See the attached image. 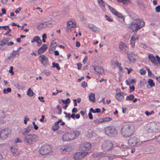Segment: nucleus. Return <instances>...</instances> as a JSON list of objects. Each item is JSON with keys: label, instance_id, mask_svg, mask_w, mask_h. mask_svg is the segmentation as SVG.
Returning a JSON list of instances; mask_svg holds the SVG:
<instances>
[{"label": "nucleus", "instance_id": "obj_13", "mask_svg": "<svg viewBox=\"0 0 160 160\" xmlns=\"http://www.w3.org/2000/svg\"><path fill=\"white\" fill-rule=\"evenodd\" d=\"M116 132L115 129L110 127H108L105 129V132L106 134L108 136H111Z\"/></svg>", "mask_w": 160, "mask_h": 160}, {"label": "nucleus", "instance_id": "obj_12", "mask_svg": "<svg viewBox=\"0 0 160 160\" xmlns=\"http://www.w3.org/2000/svg\"><path fill=\"white\" fill-rule=\"evenodd\" d=\"M88 153L87 152H77L74 156V158L76 160L80 159L85 157L87 154Z\"/></svg>", "mask_w": 160, "mask_h": 160}, {"label": "nucleus", "instance_id": "obj_26", "mask_svg": "<svg viewBox=\"0 0 160 160\" xmlns=\"http://www.w3.org/2000/svg\"><path fill=\"white\" fill-rule=\"evenodd\" d=\"M9 38H6L0 41V48L2 49L3 47L9 41Z\"/></svg>", "mask_w": 160, "mask_h": 160}, {"label": "nucleus", "instance_id": "obj_10", "mask_svg": "<svg viewBox=\"0 0 160 160\" xmlns=\"http://www.w3.org/2000/svg\"><path fill=\"white\" fill-rule=\"evenodd\" d=\"M10 133V132L8 129L5 128L2 129L0 132V137L2 139H5Z\"/></svg>", "mask_w": 160, "mask_h": 160}, {"label": "nucleus", "instance_id": "obj_24", "mask_svg": "<svg viewBox=\"0 0 160 160\" xmlns=\"http://www.w3.org/2000/svg\"><path fill=\"white\" fill-rule=\"evenodd\" d=\"M148 58L152 62V63L154 64V65H156L158 62L157 61L155 58L154 56L152 54H149L148 55Z\"/></svg>", "mask_w": 160, "mask_h": 160}, {"label": "nucleus", "instance_id": "obj_56", "mask_svg": "<svg viewBox=\"0 0 160 160\" xmlns=\"http://www.w3.org/2000/svg\"><path fill=\"white\" fill-rule=\"evenodd\" d=\"M129 89L130 91V92H132L135 89V87L133 86H130L129 87Z\"/></svg>", "mask_w": 160, "mask_h": 160}, {"label": "nucleus", "instance_id": "obj_53", "mask_svg": "<svg viewBox=\"0 0 160 160\" xmlns=\"http://www.w3.org/2000/svg\"><path fill=\"white\" fill-rule=\"evenodd\" d=\"M29 120V119L27 117L25 116L24 118V122L25 124H27V121H28Z\"/></svg>", "mask_w": 160, "mask_h": 160}, {"label": "nucleus", "instance_id": "obj_18", "mask_svg": "<svg viewBox=\"0 0 160 160\" xmlns=\"http://www.w3.org/2000/svg\"><path fill=\"white\" fill-rule=\"evenodd\" d=\"M120 50L122 52L126 53L128 50V48L126 45L122 42L121 43L119 44Z\"/></svg>", "mask_w": 160, "mask_h": 160}, {"label": "nucleus", "instance_id": "obj_21", "mask_svg": "<svg viewBox=\"0 0 160 160\" xmlns=\"http://www.w3.org/2000/svg\"><path fill=\"white\" fill-rule=\"evenodd\" d=\"M31 130V128L29 126H28L27 128H24L21 130V133L23 135H25L27 133H29Z\"/></svg>", "mask_w": 160, "mask_h": 160}, {"label": "nucleus", "instance_id": "obj_19", "mask_svg": "<svg viewBox=\"0 0 160 160\" xmlns=\"http://www.w3.org/2000/svg\"><path fill=\"white\" fill-rule=\"evenodd\" d=\"M138 39V37L137 35L133 34L132 35L130 42V44L132 47H133L134 46L135 42Z\"/></svg>", "mask_w": 160, "mask_h": 160}, {"label": "nucleus", "instance_id": "obj_8", "mask_svg": "<svg viewBox=\"0 0 160 160\" xmlns=\"http://www.w3.org/2000/svg\"><path fill=\"white\" fill-rule=\"evenodd\" d=\"M76 26L75 22L74 20H69L67 23L66 31L70 32L71 30L74 28Z\"/></svg>", "mask_w": 160, "mask_h": 160}, {"label": "nucleus", "instance_id": "obj_64", "mask_svg": "<svg viewBox=\"0 0 160 160\" xmlns=\"http://www.w3.org/2000/svg\"><path fill=\"white\" fill-rule=\"evenodd\" d=\"M14 44V43L12 42H8L7 43V44L8 46L12 45Z\"/></svg>", "mask_w": 160, "mask_h": 160}, {"label": "nucleus", "instance_id": "obj_62", "mask_svg": "<svg viewBox=\"0 0 160 160\" xmlns=\"http://www.w3.org/2000/svg\"><path fill=\"white\" fill-rule=\"evenodd\" d=\"M22 9L21 8L19 7L18 9H17L15 11V13L16 14H17L21 10V9Z\"/></svg>", "mask_w": 160, "mask_h": 160}, {"label": "nucleus", "instance_id": "obj_32", "mask_svg": "<svg viewBox=\"0 0 160 160\" xmlns=\"http://www.w3.org/2000/svg\"><path fill=\"white\" fill-rule=\"evenodd\" d=\"M108 6L110 11L114 15L117 11H116L114 8L112 7L110 5H108Z\"/></svg>", "mask_w": 160, "mask_h": 160}, {"label": "nucleus", "instance_id": "obj_11", "mask_svg": "<svg viewBox=\"0 0 160 160\" xmlns=\"http://www.w3.org/2000/svg\"><path fill=\"white\" fill-rule=\"evenodd\" d=\"M127 57L130 62H134L136 60L137 55L132 52H130L127 54Z\"/></svg>", "mask_w": 160, "mask_h": 160}, {"label": "nucleus", "instance_id": "obj_2", "mask_svg": "<svg viewBox=\"0 0 160 160\" xmlns=\"http://www.w3.org/2000/svg\"><path fill=\"white\" fill-rule=\"evenodd\" d=\"M145 25L144 22L140 19H135L129 25V28L134 32L137 31L138 29L143 27Z\"/></svg>", "mask_w": 160, "mask_h": 160}, {"label": "nucleus", "instance_id": "obj_49", "mask_svg": "<svg viewBox=\"0 0 160 160\" xmlns=\"http://www.w3.org/2000/svg\"><path fill=\"white\" fill-rule=\"evenodd\" d=\"M42 41L43 42H46L45 39L47 38V35L46 33H44L42 36Z\"/></svg>", "mask_w": 160, "mask_h": 160}, {"label": "nucleus", "instance_id": "obj_60", "mask_svg": "<svg viewBox=\"0 0 160 160\" xmlns=\"http://www.w3.org/2000/svg\"><path fill=\"white\" fill-rule=\"evenodd\" d=\"M64 113L66 117L68 118H70V114H69V113H68L66 112H64Z\"/></svg>", "mask_w": 160, "mask_h": 160}, {"label": "nucleus", "instance_id": "obj_40", "mask_svg": "<svg viewBox=\"0 0 160 160\" xmlns=\"http://www.w3.org/2000/svg\"><path fill=\"white\" fill-rule=\"evenodd\" d=\"M93 156L94 158H96L99 156L102 155V153L101 152H95L93 154Z\"/></svg>", "mask_w": 160, "mask_h": 160}, {"label": "nucleus", "instance_id": "obj_31", "mask_svg": "<svg viewBox=\"0 0 160 160\" xmlns=\"http://www.w3.org/2000/svg\"><path fill=\"white\" fill-rule=\"evenodd\" d=\"M34 92L30 88H29L28 90L27 94L28 96L30 97H32L34 95Z\"/></svg>", "mask_w": 160, "mask_h": 160}, {"label": "nucleus", "instance_id": "obj_55", "mask_svg": "<svg viewBox=\"0 0 160 160\" xmlns=\"http://www.w3.org/2000/svg\"><path fill=\"white\" fill-rule=\"evenodd\" d=\"M140 73L142 75H144L146 73V71L144 69L142 68L140 71Z\"/></svg>", "mask_w": 160, "mask_h": 160}, {"label": "nucleus", "instance_id": "obj_38", "mask_svg": "<svg viewBox=\"0 0 160 160\" xmlns=\"http://www.w3.org/2000/svg\"><path fill=\"white\" fill-rule=\"evenodd\" d=\"M52 65L54 67H56L58 70H59L60 69V68L59 66V64L57 63H55L54 62L52 63Z\"/></svg>", "mask_w": 160, "mask_h": 160}, {"label": "nucleus", "instance_id": "obj_9", "mask_svg": "<svg viewBox=\"0 0 160 160\" xmlns=\"http://www.w3.org/2000/svg\"><path fill=\"white\" fill-rule=\"evenodd\" d=\"M117 90V92L115 96L116 99L119 102H121L123 101L124 99V95H126L125 93L123 92H121L120 91L119 89Z\"/></svg>", "mask_w": 160, "mask_h": 160}, {"label": "nucleus", "instance_id": "obj_42", "mask_svg": "<svg viewBox=\"0 0 160 160\" xmlns=\"http://www.w3.org/2000/svg\"><path fill=\"white\" fill-rule=\"evenodd\" d=\"M11 91V89L10 88H8L7 89H4L3 92L5 94L7 93L8 92H10Z\"/></svg>", "mask_w": 160, "mask_h": 160}, {"label": "nucleus", "instance_id": "obj_48", "mask_svg": "<svg viewBox=\"0 0 160 160\" xmlns=\"http://www.w3.org/2000/svg\"><path fill=\"white\" fill-rule=\"evenodd\" d=\"M154 113V111H152L151 112H148V111H146L145 112V113L146 114V115L147 116H148L150 115H151L152 114H153Z\"/></svg>", "mask_w": 160, "mask_h": 160}, {"label": "nucleus", "instance_id": "obj_41", "mask_svg": "<svg viewBox=\"0 0 160 160\" xmlns=\"http://www.w3.org/2000/svg\"><path fill=\"white\" fill-rule=\"evenodd\" d=\"M99 160H110L109 158L107 156L101 157Z\"/></svg>", "mask_w": 160, "mask_h": 160}, {"label": "nucleus", "instance_id": "obj_63", "mask_svg": "<svg viewBox=\"0 0 160 160\" xmlns=\"http://www.w3.org/2000/svg\"><path fill=\"white\" fill-rule=\"evenodd\" d=\"M77 66L78 69L80 70L81 69L82 67V65L81 63H79L77 64Z\"/></svg>", "mask_w": 160, "mask_h": 160}, {"label": "nucleus", "instance_id": "obj_33", "mask_svg": "<svg viewBox=\"0 0 160 160\" xmlns=\"http://www.w3.org/2000/svg\"><path fill=\"white\" fill-rule=\"evenodd\" d=\"M148 82L151 87H154L155 85V84L153 82V80L152 79H149Z\"/></svg>", "mask_w": 160, "mask_h": 160}, {"label": "nucleus", "instance_id": "obj_27", "mask_svg": "<svg viewBox=\"0 0 160 160\" xmlns=\"http://www.w3.org/2000/svg\"><path fill=\"white\" fill-rule=\"evenodd\" d=\"M48 47L46 44L43 45L38 51V52L39 54H41L44 52L47 49Z\"/></svg>", "mask_w": 160, "mask_h": 160}, {"label": "nucleus", "instance_id": "obj_58", "mask_svg": "<svg viewBox=\"0 0 160 160\" xmlns=\"http://www.w3.org/2000/svg\"><path fill=\"white\" fill-rule=\"evenodd\" d=\"M155 139L158 142H160V134L155 137Z\"/></svg>", "mask_w": 160, "mask_h": 160}, {"label": "nucleus", "instance_id": "obj_54", "mask_svg": "<svg viewBox=\"0 0 160 160\" xmlns=\"http://www.w3.org/2000/svg\"><path fill=\"white\" fill-rule=\"evenodd\" d=\"M15 142L16 143L21 142L22 141L19 138H17L15 139Z\"/></svg>", "mask_w": 160, "mask_h": 160}, {"label": "nucleus", "instance_id": "obj_14", "mask_svg": "<svg viewBox=\"0 0 160 160\" xmlns=\"http://www.w3.org/2000/svg\"><path fill=\"white\" fill-rule=\"evenodd\" d=\"M92 68L95 71V73L99 75L104 73V69L101 67L92 66Z\"/></svg>", "mask_w": 160, "mask_h": 160}, {"label": "nucleus", "instance_id": "obj_44", "mask_svg": "<svg viewBox=\"0 0 160 160\" xmlns=\"http://www.w3.org/2000/svg\"><path fill=\"white\" fill-rule=\"evenodd\" d=\"M62 102L63 103H65V104H67V103H69L70 102V99H69V98H67L66 100H62Z\"/></svg>", "mask_w": 160, "mask_h": 160}, {"label": "nucleus", "instance_id": "obj_39", "mask_svg": "<svg viewBox=\"0 0 160 160\" xmlns=\"http://www.w3.org/2000/svg\"><path fill=\"white\" fill-rule=\"evenodd\" d=\"M114 15L119 18H123V19H124L123 16L122 15L121 13H120L118 12H117Z\"/></svg>", "mask_w": 160, "mask_h": 160}, {"label": "nucleus", "instance_id": "obj_57", "mask_svg": "<svg viewBox=\"0 0 160 160\" xmlns=\"http://www.w3.org/2000/svg\"><path fill=\"white\" fill-rule=\"evenodd\" d=\"M44 97L42 96L39 97H38V99L42 102H44L45 101L43 100Z\"/></svg>", "mask_w": 160, "mask_h": 160}, {"label": "nucleus", "instance_id": "obj_6", "mask_svg": "<svg viewBox=\"0 0 160 160\" xmlns=\"http://www.w3.org/2000/svg\"><path fill=\"white\" fill-rule=\"evenodd\" d=\"M51 151V148L48 145H44L42 146L40 149V152L42 155L47 154Z\"/></svg>", "mask_w": 160, "mask_h": 160}, {"label": "nucleus", "instance_id": "obj_30", "mask_svg": "<svg viewBox=\"0 0 160 160\" xmlns=\"http://www.w3.org/2000/svg\"><path fill=\"white\" fill-rule=\"evenodd\" d=\"M118 2H122L124 4H130L131 2L130 0H117Z\"/></svg>", "mask_w": 160, "mask_h": 160}, {"label": "nucleus", "instance_id": "obj_52", "mask_svg": "<svg viewBox=\"0 0 160 160\" xmlns=\"http://www.w3.org/2000/svg\"><path fill=\"white\" fill-rule=\"evenodd\" d=\"M81 86L83 88H85L87 87V83L86 82H83L82 83Z\"/></svg>", "mask_w": 160, "mask_h": 160}, {"label": "nucleus", "instance_id": "obj_1", "mask_svg": "<svg viewBox=\"0 0 160 160\" xmlns=\"http://www.w3.org/2000/svg\"><path fill=\"white\" fill-rule=\"evenodd\" d=\"M135 131V127L133 124H127L122 126L121 133L123 137L127 138L132 135Z\"/></svg>", "mask_w": 160, "mask_h": 160}, {"label": "nucleus", "instance_id": "obj_59", "mask_svg": "<svg viewBox=\"0 0 160 160\" xmlns=\"http://www.w3.org/2000/svg\"><path fill=\"white\" fill-rule=\"evenodd\" d=\"M88 56H86L83 59V62L84 63V64H85L86 62H87V60H88Z\"/></svg>", "mask_w": 160, "mask_h": 160}, {"label": "nucleus", "instance_id": "obj_23", "mask_svg": "<svg viewBox=\"0 0 160 160\" xmlns=\"http://www.w3.org/2000/svg\"><path fill=\"white\" fill-rule=\"evenodd\" d=\"M103 12H105L106 8L105 7V4L102 0H97Z\"/></svg>", "mask_w": 160, "mask_h": 160}, {"label": "nucleus", "instance_id": "obj_50", "mask_svg": "<svg viewBox=\"0 0 160 160\" xmlns=\"http://www.w3.org/2000/svg\"><path fill=\"white\" fill-rule=\"evenodd\" d=\"M155 11L157 12H160V6L158 5L157 6L155 9Z\"/></svg>", "mask_w": 160, "mask_h": 160}, {"label": "nucleus", "instance_id": "obj_46", "mask_svg": "<svg viewBox=\"0 0 160 160\" xmlns=\"http://www.w3.org/2000/svg\"><path fill=\"white\" fill-rule=\"evenodd\" d=\"M105 17L106 19L108 21L111 22L113 21V20L112 19L110 18L108 16L106 15Z\"/></svg>", "mask_w": 160, "mask_h": 160}, {"label": "nucleus", "instance_id": "obj_61", "mask_svg": "<svg viewBox=\"0 0 160 160\" xmlns=\"http://www.w3.org/2000/svg\"><path fill=\"white\" fill-rule=\"evenodd\" d=\"M59 127V126H56V127H55V126H53L52 127V129L54 131H56L58 129Z\"/></svg>", "mask_w": 160, "mask_h": 160}, {"label": "nucleus", "instance_id": "obj_36", "mask_svg": "<svg viewBox=\"0 0 160 160\" xmlns=\"http://www.w3.org/2000/svg\"><path fill=\"white\" fill-rule=\"evenodd\" d=\"M40 39V38L38 36H37L35 37L34 38H33L32 39V40L31 42H38V41Z\"/></svg>", "mask_w": 160, "mask_h": 160}, {"label": "nucleus", "instance_id": "obj_17", "mask_svg": "<svg viewBox=\"0 0 160 160\" xmlns=\"http://www.w3.org/2000/svg\"><path fill=\"white\" fill-rule=\"evenodd\" d=\"M39 60L41 63L45 65L48 63V60L47 57L44 55H42L39 57Z\"/></svg>", "mask_w": 160, "mask_h": 160}, {"label": "nucleus", "instance_id": "obj_20", "mask_svg": "<svg viewBox=\"0 0 160 160\" xmlns=\"http://www.w3.org/2000/svg\"><path fill=\"white\" fill-rule=\"evenodd\" d=\"M88 27L93 32H96L99 30V29L98 28L92 24H88Z\"/></svg>", "mask_w": 160, "mask_h": 160}, {"label": "nucleus", "instance_id": "obj_4", "mask_svg": "<svg viewBox=\"0 0 160 160\" xmlns=\"http://www.w3.org/2000/svg\"><path fill=\"white\" fill-rule=\"evenodd\" d=\"M80 134L79 131L71 132L69 133L64 134L62 137V140L64 141H68L73 140L78 137Z\"/></svg>", "mask_w": 160, "mask_h": 160}, {"label": "nucleus", "instance_id": "obj_35", "mask_svg": "<svg viewBox=\"0 0 160 160\" xmlns=\"http://www.w3.org/2000/svg\"><path fill=\"white\" fill-rule=\"evenodd\" d=\"M134 96L133 94H131L130 95L127 96L126 99V100H131L134 99Z\"/></svg>", "mask_w": 160, "mask_h": 160}, {"label": "nucleus", "instance_id": "obj_3", "mask_svg": "<svg viewBox=\"0 0 160 160\" xmlns=\"http://www.w3.org/2000/svg\"><path fill=\"white\" fill-rule=\"evenodd\" d=\"M147 132H157L160 130V122H151L147 124L146 128Z\"/></svg>", "mask_w": 160, "mask_h": 160}, {"label": "nucleus", "instance_id": "obj_5", "mask_svg": "<svg viewBox=\"0 0 160 160\" xmlns=\"http://www.w3.org/2000/svg\"><path fill=\"white\" fill-rule=\"evenodd\" d=\"M38 136L35 134H29L24 137V141L28 145H31L36 143L38 140Z\"/></svg>", "mask_w": 160, "mask_h": 160}, {"label": "nucleus", "instance_id": "obj_45", "mask_svg": "<svg viewBox=\"0 0 160 160\" xmlns=\"http://www.w3.org/2000/svg\"><path fill=\"white\" fill-rule=\"evenodd\" d=\"M145 68L148 72V75L150 76H151L152 75V74L150 69L147 67H145Z\"/></svg>", "mask_w": 160, "mask_h": 160}, {"label": "nucleus", "instance_id": "obj_25", "mask_svg": "<svg viewBox=\"0 0 160 160\" xmlns=\"http://www.w3.org/2000/svg\"><path fill=\"white\" fill-rule=\"evenodd\" d=\"M10 150L14 156H18L20 154L19 151L16 148H13L12 146L10 148Z\"/></svg>", "mask_w": 160, "mask_h": 160}, {"label": "nucleus", "instance_id": "obj_28", "mask_svg": "<svg viewBox=\"0 0 160 160\" xmlns=\"http://www.w3.org/2000/svg\"><path fill=\"white\" fill-rule=\"evenodd\" d=\"M113 65H116V67H117L118 68L119 71L120 72H124L123 70V68L121 66V64L120 63H118L117 61H115L113 63Z\"/></svg>", "mask_w": 160, "mask_h": 160}, {"label": "nucleus", "instance_id": "obj_51", "mask_svg": "<svg viewBox=\"0 0 160 160\" xmlns=\"http://www.w3.org/2000/svg\"><path fill=\"white\" fill-rule=\"evenodd\" d=\"M57 108L58 110L60 112L59 113V114H61L62 113V108L59 105H58L57 106Z\"/></svg>", "mask_w": 160, "mask_h": 160}, {"label": "nucleus", "instance_id": "obj_16", "mask_svg": "<svg viewBox=\"0 0 160 160\" xmlns=\"http://www.w3.org/2000/svg\"><path fill=\"white\" fill-rule=\"evenodd\" d=\"M72 150V148L70 146H63L60 149V151L63 154H66Z\"/></svg>", "mask_w": 160, "mask_h": 160}, {"label": "nucleus", "instance_id": "obj_29", "mask_svg": "<svg viewBox=\"0 0 160 160\" xmlns=\"http://www.w3.org/2000/svg\"><path fill=\"white\" fill-rule=\"evenodd\" d=\"M89 100L93 102L95 101V95L93 93H91L89 96Z\"/></svg>", "mask_w": 160, "mask_h": 160}, {"label": "nucleus", "instance_id": "obj_34", "mask_svg": "<svg viewBox=\"0 0 160 160\" xmlns=\"http://www.w3.org/2000/svg\"><path fill=\"white\" fill-rule=\"evenodd\" d=\"M94 122L96 124H98L100 123H102V118L97 119L94 121Z\"/></svg>", "mask_w": 160, "mask_h": 160}, {"label": "nucleus", "instance_id": "obj_37", "mask_svg": "<svg viewBox=\"0 0 160 160\" xmlns=\"http://www.w3.org/2000/svg\"><path fill=\"white\" fill-rule=\"evenodd\" d=\"M42 72L46 74L47 76H49L51 74V71L47 70H43Z\"/></svg>", "mask_w": 160, "mask_h": 160}, {"label": "nucleus", "instance_id": "obj_15", "mask_svg": "<svg viewBox=\"0 0 160 160\" xmlns=\"http://www.w3.org/2000/svg\"><path fill=\"white\" fill-rule=\"evenodd\" d=\"M138 141L139 140L136 137H134L129 139L128 142L130 146H134L138 143Z\"/></svg>", "mask_w": 160, "mask_h": 160}, {"label": "nucleus", "instance_id": "obj_7", "mask_svg": "<svg viewBox=\"0 0 160 160\" xmlns=\"http://www.w3.org/2000/svg\"><path fill=\"white\" fill-rule=\"evenodd\" d=\"M112 144L109 141H106L103 142L102 145V149L104 151L110 150L112 147Z\"/></svg>", "mask_w": 160, "mask_h": 160}, {"label": "nucleus", "instance_id": "obj_47", "mask_svg": "<svg viewBox=\"0 0 160 160\" xmlns=\"http://www.w3.org/2000/svg\"><path fill=\"white\" fill-rule=\"evenodd\" d=\"M18 55V54L17 51H15L13 52L12 55V57L15 58V57H17Z\"/></svg>", "mask_w": 160, "mask_h": 160}, {"label": "nucleus", "instance_id": "obj_43", "mask_svg": "<svg viewBox=\"0 0 160 160\" xmlns=\"http://www.w3.org/2000/svg\"><path fill=\"white\" fill-rule=\"evenodd\" d=\"M102 119V122H107L112 120V118H106Z\"/></svg>", "mask_w": 160, "mask_h": 160}, {"label": "nucleus", "instance_id": "obj_22", "mask_svg": "<svg viewBox=\"0 0 160 160\" xmlns=\"http://www.w3.org/2000/svg\"><path fill=\"white\" fill-rule=\"evenodd\" d=\"M91 147V144L89 143L84 144L81 146V149L82 151H86L90 149Z\"/></svg>", "mask_w": 160, "mask_h": 160}]
</instances>
